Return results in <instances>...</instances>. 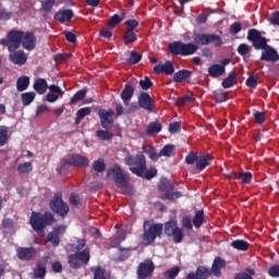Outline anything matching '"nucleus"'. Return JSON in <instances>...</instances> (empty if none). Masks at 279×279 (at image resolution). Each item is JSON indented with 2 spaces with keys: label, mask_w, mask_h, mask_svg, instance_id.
<instances>
[{
  "label": "nucleus",
  "mask_w": 279,
  "mask_h": 279,
  "mask_svg": "<svg viewBox=\"0 0 279 279\" xmlns=\"http://www.w3.org/2000/svg\"><path fill=\"white\" fill-rule=\"evenodd\" d=\"M194 43L195 44H184L182 41H174L168 45V49L172 56H193L197 52L199 47L197 45H202L206 47L213 43L215 47H221L223 45V40L219 35L215 34H194Z\"/></svg>",
  "instance_id": "1"
},
{
  "label": "nucleus",
  "mask_w": 279,
  "mask_h": 279,
  "mask_svg": "<svg viewBox=\"0 0 279 279\" xmlns=\"http://www.w3.org/2000/svg\"><path fill=\"white\" fill-rule=\"evenodd\" d=\"M246 38L248 43H252L256 51H260L262 49L260 60L263 62H278L279 60L278 50H276V48L267 44V38L263 36L260 31L256 28L248 29Z\"/></svg>",
  "instance_id": "2"
},
{
  "label": "nucleus",
  "mask_w": 279,
  "mask_h": 279,
  "mask_svg": "<svg viewBox=\"0 0 279 279\" xmlns=\"http://www.w3.org/2000/svg\"><path fill=\"white\" fill-rule=\"evenodd\" d=\"M10 40L14 43L13 49H21V46L26 51L36 49L37 39L34 32L10 31Z\"/></svg>",
  "instance_id": "3"
},
{
  "label": "nucleus",
  "mask_w": 279,
  "mask_h": 279,
  "mask_svg": "<svg viewBox=\"0 0 279 279\" xmlns=\"http://www.w3.org/2000/svg\"><path fill=\"white\" fill-rule=\"evenodd\" d=\"M226 267V260L221 257H216L211 270L204 267V266H198L196 268L195 272H190L185 279H207L210 278L211 275H215L216 278H220L221 276V270Z\"/></svg>",
  "instance_id": "4"
},
{
  "label": "nucleus",
  "mask_w": 279,
  "mask_h": 279,
  "mask_svg": "<svg viewBox=\"0 0 279 279\" xmlns=\"http://www.w3.org/2000/svg\"><path fill=\"white\" fill-rule=\"evenodd\" d=\"M53 223H56V217L49 211L45 214L33 211L29 218V225L38 236H45V228L53 226Z\"/></svg>",
  "instance_id": "5"
},
{
  "label": "nucleus",
  "mask_w": 279,
  "mask_h": 279,
  "mask_svg": "<svg viewBox=\"0 0 279 279\" xmlns=\"http://www.w3.org/2000/svg\"><path fill=\"white\" fill-rule=\"evenodd\" d=\"M124 162L134 175L143 177V173L147 171V158L142 151H138L136 156L128 155Z\"/></svg>",
  "instance_id": "6"
},
{
  "label": "nucleus",
  "mask_w": 279,
  "mask_h": 279,
  "mask_svg": "<svg viewBox=\"0 0 279 279\" xmlns=\"http://www.w3.org/2000/svg\"><path fill=\"white\" fill-rule=\"evenodd\" d=\"M143 230L144 232L142 239L146 241L147 245H153V243H156V239H162V223L145 220L143 225Z\"/></svg>",
  "instance_id": "7"
},
{
  "label": "nucleus",
  "mask_w": 279,
  "mask_h": 279,
  "mask_svg": "<svg viewBox=\"0 0 279 279\" xmlns=\"http://www.w3.org/2000/svg\"><path fill=\"white\" fill-rule=\"evenodd\" d=\"M49 206L50 209L59 215V217H62V219L69 215L70 208L69 205L62 201V192L54 194L49 203Z\"/></svg>",
  "instance_id": "8"
},
{
  "label": "nucleus",
  "mask_w": 279,
  "mask_h": 279,
  "mask_svg": "<svg viewBox=\"0 0 279 279\" xmlns=\"http://www.w3.org/2000/svg\"><path fill=\"white\" fill-rule=\"evenodd\" d=\"M113 181L116 182L118 189H121V191H128L130 187V175L126 174V172L123 171L121 166H114L111 169Z\"/></svg>",
  "instance_id": "9"
},
{
  "label": "nucleus",
  "mask_w": 279,
  "mask_h": 279,
  "mask_svg": "<svg viewBox=\"0 0 279 279\" xmlns=\"http://www.w3.org/2000/svg\"><path fill=\"white\" fill-rule=\"evenodd\" d=\"M159 191L163 193L161 195V199H180L182 197V192H173L175 191V185H173L169 180L162 179L159 184Z\"/></svg>",
  "instance_id": "10"
},
{
  "label": "nucleus",
  "mask_w": 279,
  "mask_h": 279,
  "mask_svg": "<svg viewBox=\"0 0 279 279\" xmlns=\"http://www.w3.org/2000/svg\"><path fill=\"white\" fill-rule=\"evenodd\" d=\"M163 232L167 236H172L174 243H182L184 231L178 227V221L170 220L165 223Z\"/></svg>",
  "instance_id": "11"
},
{
  "label": "nucleus",
  "mask_w": 279,
  "mask_h": 279,
  "mask_svg": "<svg viewBox=\"0 0 279 279\" xmlns=\"http://www.w3.org/2000/svg\"><path fill=\"white\" fill-rule=\"evenodd\" d=\"M156 269V265L151 259H145L144 262L140 263L137 266V278L138 279H147L154 276V271Z\"/></svg>",
  "instance_id": "12"
},
{
  "label": "nucleus",
  "mask_w": 279,
  "mask_h": 279,
  "mask_svg": "<svg viewBox=\"0 0 279 279\" xmlns=\"http://www.w3.org/2000/svg\"><path fill=\"white\" fill-rule=\"evenodd\" d=\"M98 117L100 119V125L104 130H112L114 128V110L100 109L98 110Z\"/></svg>",
  "instance_id": "13"
},
{
  "label": "nucleus",
  "mask_w": 279,
  "mask_h": 279,
  "mask_svg": "<svg viewBox=\"0 0 279 279\" xmlns=\"http://www.w3.org/2000/svg\"><path fill=\"white\" fill-rule=\"evenodd\" d=\"M65 232L66 226L61 225L54 227L52 231L48 233L47 242L51 243L53 247H58V245H60V234H64Z\"/></svg>",
  "instance_id": "14"
},
{
  "label": "nucleus",
  "mask_w": 279,
  "mask_h": 279,
  "mask_svg": "<svg viewBox=\"0 0 279 279\" xmlns=\"http://www.w3.org/2000/svg\"><path fill=\"white\" fill-rule=\"evenodd\" d=\"M64 165H71L72 167H88L89 160L88 158L82 155H69L63 159V167Z\"/></svg>",
  "instance_id": "15"
},
{
  "label": "nucleus",
  "mask_w": 279,
  "mask_h": 279,
  "mask_svg": "<svg viewBox=\"0 0 279 279\" xmlns=\"http://www.w3.org/2000/svg\"><path fill=\"white\" fill-rule=\"evenodd\" d=\"M9 60L13 64H16L17 66H23L27 64V54L23 50H13L9 51Z\"/></svg>",
  "instance_id": "16"
},
{
  "label": "nucleus",
  "mask_w": 279,
  "mask_h": 279,
  "mask_svg": "<svg viewBox=\"0 0 279 279\" xmlns=\"http://www.w3.org/2000/svg\"><path fill=\"white\" fill-rule=\"evenodd\" d=\"M137 104L140 106V108H143V110H148V112H151V110H154V99L151 98V96H149V94L147 92H142L140 94Z\"/></svg>",
  "instance_id": "17"
},
{
  "label": "nucleus",
  "mask_w": 279,
  "mask_h": 279,
  "mask_svg": "<svg viewBox=\"0 0 279 279\" xmlns=\"http://www.w3.org/2000/svg\"><path fill=\"white\" fill-rule=\"evenodd\" d=\"M48 88L50 92L46 95V101L49 104H56V101H58V99L64 95V90H62V88L56 84L50 85Z\"/></svg>",
  "instance_id": "18"
},
{
  "label": "nucleus",
  "mask_w": 279,
  "mask_h": 279,
  "mask_svg": "<svg viewBox=\"0 0 279 279\" xmlns=\"http://www.w3.org/2000/svg\"><path fill=\"white\" fill-rule=\"evenodd\" d=\"M37 251L34 247H19L16 255L20 260H34L36 258Z\"/></svg>",
  "instance_id": "19"
},
{
  "label": "nucleus",
  "mask_w": 279,
  "mask_h": 279,
  "mask_svg": "<svg viewBox=\"0 0 279 279\" xmlns=\"http://www.w3.org/2000/svg\"><path fill=\"white\" fill-rule=\"evenodd\" d=\"M154 73H156V75H160L161 73H165V75H173L175 68L173 66V62L168 60L163 64L155 65Z\"/></svg>",
  "instance_id": "20"
},
{
  "label": "nucleus",
  "mask_w": 279,
  "mask_h": 279,
  "mask_svg": "<svg viewBox=\"0 0 279 279\" xmlns=\"http://www.w3.org/2000/svg\"><path fill=\"white\" fill-rule=\"evenodd\" d=\"M75 16V13H73V10L71 9H60L54 14V21H58L59 23H69L71 19Z\"/></svg>",
  "instance_id": "21"
},
{
  "label": "nucleus",
  "mask_w": 279,
  "mask_h": 279,
  "mask_svg": "<svg viewBox=\"0 0 279 279\" xmlns=\"http://www.w3.org/2000/svg\"><path fill=\"white\" fill-rule=\"evenodd\" d=\"M213 160H215V157L210 154L199 155L196 161V169H198V171H204L206 167H210L213 165Z\"/></svg>",
  "instance_id": "22"
},
{
  "label": "nucleus",
  "mask_w": 279,
  "mask_h": 279,
  "mask_svg": "<svg viewBox=\"0 0 279 279\" xmlns=\"http://www.w3.org/2000/svg\"><path fill=\"white\" fill-rule=\"evenodd\" d=\"M134 86L128 83L125 84L123 90L120 94V97L124 104V106H130V101H132V97H134Z\"/></svg>",
  "instance_id": "23"
},
{
  "label": "nucleus",
  "mask_w": 279,
  "mask_h": 279,
  "mask_svg": "<svg viewBox=\"0 0 279 279\" xmlns=\"http://www.w3.org/2000/svg\"><path fill=\"white\" fill-rule=\"evenodd\" d=\"M207 73L209 77H221L226 73V68L219 63H214L208 68Z\"/></svg>",
  "instance_id": "24"
},
{
  "label": "nucleus",
  "mask_w": 279,
  "mask_h": 279,
  "mask_svg": "<svg viewBox=\"0 0 279 279\" xmlns=\"http://www.w3.org/2000/svg\"><path fill=\"white\" fill-rule=\"evenodd\" d=\"M193 72L191 70H180L173 74V82L177 84H182L186 80H191Z\"/></svg>",
  "instance_id": "25"
},
{
  "label": "nucleus",
  "mask_w": 279,
  "mask_h": 279,
  "mask_svg": "<svg viewBox=\"0 0 279 279\" xmlns=\"http://www.w3.org/2000/svg\"><path fill=\"white\" fill-rule=\"evenodd\" d=\"M33 88L38 95H45L47 93V88H49V85L47 84V80L37 78L34 82Z\"/></svg>",
  "instance_id": "26"
},
{
  "label": "nucleus",
  "mask_w": 279,
  "mask_h": 279,
  "mask_svg": "<svg viewBox=\"0 0 279 279\" xmlns=\"http://www.w3.org/2000/svg\"><path fill=\"white\" fill-rule=\"evenodd\" d=\"M239 82V75L235 72H231L226 78L222 80L221 86L222 88H232V86H236Z\"/></svg>",
  "instance_id": "27"
},
{
  "label": "nucleus",
  "mask_w": 279,
  "mask_h": 279,
  "mask_svg": "<svg viewBox=\"0 0 279 279\" xmlns=\"http://www.w3.org/2000/svg\"><path fill=\"white\" fill-rule=\"evenodd\" d=\"M126 13L125 10H122L120 14H113L107 22L109 27L114 28L116 25H119L121 22L125 20Z\"/></svg>",
  "instance_id": "28"
},
{
  "label": "nucleus",
  "mask_w": 279,
  "mask_h": 279,
  "mask_svg": "<svg viewBox=\"0 0 279 279\" xmlns=\"http://www.w3.org/2000/svg\"><path fill=\"white\" fill-rule=\"evenodd\" d=\"M53 5H56V0H41L40 12L43 16H47L53 10Z\"/></svg>",
  "instance_id": "29"
},
{
  "label": "nucleus",
  "mask_w": 279,
  "mask_h": 279,
  "mask_svg": "<svg viewBox=\"0 0 279 279\" xmlns=\"http://www.w3.org/2000/svg\"><path fill=\"white\" fill-rule=\"evenodd\" d=\"M162 132V124L159 121L151 122L147 126V135L156 136V134H160Z\"/></svg>",
  "instance_id": "30"
},
{
  "label": "nucleus",
  "mask_w": 279,
  "mask_h": 279,
  "mask_svg": "<svg viewBox=\"0 0 279 279\" xmlns=\"http://www.w3.org/2000/svg\"><path fill=\"white\" fill-rule=\"evenodd\" d=\"M231 247L238 250V252H247L250 250V243L245 240H234L231 242Z\"/></svg>",
  "instance_id": "31"
},
{
  "label": "nucleus",
  "mask_w": 279,
  "mask_h": 279,
  "mask_svg": "<svg viewBox=\"0 0 279 279\" xmlns=\"http://www.w3.org/2000/svg\"><path fill=\"white\" fill-rule=\"evenodd\" d=\"M144 154H147L148 157L150 158V160H153V162H158V160L162 157V155H160V151L157 153L156 148L151 147V146H145L143 148Z\"/></svg>",
  "instance_id": "32"
},
{
  "label": "nucleus",
  "mask_w": 279,
  "mask_h": 279,
  "mask_svg": "<svg viewBox=\"0 0 279 279\" xmlns=\"http://www.w3.org/2000/svg\"><path fill=\"white\" fill-rule=\"evenodd\" d=\"M204 217H205L204 209H199L195 213L192 219V223L194 228L199 229L201 226H204V221H205Z\"/></svg>",
  "instance_id": "33"
},
{
  "label": "nucleus",
  "mask_w": 279,
  "mask_h": 279,
  "mask_svg": "<svg viewBox=\"0 0 279 279\" xmlns=\"http://www.w3.org/2000/svg\"><path fill=\"white\" fill-rule=\"evenodd\" d=\"M92 112H93V110L90 109V107H85V108L78 109L76 112L75 124L80 125L82 123V120L85 117H88Z\"/></svg>",
  "instance_id": "34"
},
{
  "label": "nucleus",
  "mask_w": 279,
  "mask_h": 279,
  "mask_svg": "<svg viewBox=\"0 0 279 279\" xmlns=\"http://www.w3.org/2000/svg\"><path fill=\"white\" fill-rule=\"evenodd\" d=\"M16 88L19 93H23V90H27L29 88V76H21L16 81Z\"/></svg>",
  "instance_id": "35"
},
{
  "label": "nucleus",
  "mask_w": 279,
  "mask_h": 279,
  "mask_svg": "<svg viewBox=\"0 0 279 279\" xmlns=\"http://www.w3.org/2000/svg\"><path fill=\"white\" fill-rule=\"evenodd\" d=\"M138 40V36L134 31H128L125 29L124 36H123V43L124 45H133V43H136Z\"/></svg>",
  "instance_id": "36"
},
{
  "label": "nucleus",
  "mask_w": 279,
  "mask_h": 279,
  "mask_svg": "<svg viewBox=\"0 0 279 279\" xmlns=\"http://www.w3.org/2000/svg\"><path fill=\"white\" fill-rule=\"evenodd\" d=\"M75 254H76L78 260H81V263H83V265H88V263L90 260V248L86 247L82 252H77Z\"/></svg>",
  "instance_id": "37"
},
{
  "label": "nucleus",
  "mask_w": 279,
  "mask_h": 279,
  "mask_svg": "<svg viewBox=\"0 0 279 279\" xmlns=\"http://www.w3.org/2000/svg\"><path fill=\"white\" fill-rule=\"evenodd\" d=\"M34 274L35 278H45V276H47V265H45L44 263H37Z\"/></svg>",
  "instance_id": "38"
},
{
  "label": "nucleus",
  "mask_w": 279,
  "mask_h": 279,
  "mask_svg": "<svg viewBox=\"0 0 279 279\" xmlns=\"http://www.w3.org/2000/svg\"><path fill=\"white\" fill-rule=\"evenodd\" d=\"M92 271L94 274V279H109L105 268L101 266L93 267Z\"/></svg>",
  "instance_id": "39"
},
{
  "label": "nucleus",
  "mask_w": 279,
  "mask_h": 279,
  "mask_svg": "<svg viewBox=\"0 0 279 279\" xmlns=\"http://www.w3.org/2000/svg\"><path fill=\"white\" fill-rule=\"evenodd\" d=\"M175 154V146L173 144H167L160 150V156H165L166 158H171Z\"/></svg>",
  "instance_id": "40"
},
{
  "label": "nucleus",
  "mask_w": 279,
  "mask_h": 279,
  "mask_svg": "<svg viewBox=\"0 0 279 279\" xmlns=\"http://www.w3.org/2000/svg\"><path fill=\"white\" fill-rule=\"evenodd\" d=\"M252 276H256V271L252 268H246V271L235 274L234 279H254Z\"/></svg>",
  "instance_id": "41"
},
{
  "label": "nucleus",
  "mask_w": 279,
  "mask_h": 279,
  "mask_svg": "<svg viewBox=\"0 0 279 279\" xmlns=\"http://www.w3.org/2000/svg\"><path fill=\"white\" fill-rule=\"evenodd\" d=\"M252 178H254L252 172H238V180L241 184H252Z\"/></svg>",
  "instance_id": "42"
},
{
  "label": "nucleus",
  "mask_w": 279,
  "mask_h": 279,
  "mask_svg": "<svg viewBox=\"0 0 279 279\" xmlns=\"http://www.w3.org/2000/svg\"><path fill=\"white\" fill-rule=\"evenodd\" d=\"M32 171H34V166L29 161H26L24 163H20L17 166V172L20 174L32 173Z\"/></svg>",
  "instance_id": "43"
},
{
  "label": "nucleus",
  "mask_w": 279,
  "mask_h": 279,
  "mask_svg": "<svg viewBox=\"0 0 279 279\" xmlns=\"http://www.w3.org/2000/svg\"><path fill=\"white\" fill-rule=\"evenodd\" d=\"M34 99H36V93L34 92L24 93L21 95L23 106H29Z\"/></svg>",
  "instance_id": "44"
},
{
  "label": "nucleus",
  "mask_w": 279,
  "mask_h": 279,
  "mask_svg": "<svg viewBox=\"0 0 279 279\" xmlns=\"http://www.w3.org/2000/svg\"><path fill=\"white\" fill-rule=\"evenodd\" d=\"M96 137L98 141H110L112 138V133L108 130H98L96 131Z\"/></svg>",
  "instance_id": "45"
},
{
  "label": "nucleus",
  "mask_w": 279,
  "mask_h": 279,
  "mask_svg": "<svg viewBox=\"0 0 279 279\" xmlns=\"http://www.w3.org/2000/svg\"><path fill=\"white\" fill-rule=\"evenodd\" d=\"M253 117H254L257 125H263V123H265V121H267V117L265 116V112H262L258 110H253Z\"/></svg>",
  "instance_id": "46"
},
{
  "label": "nucleus",
  "mask_w": 279,
  "mask_h": 279,
  "mask_svg": "<svg viewBox=\"0 0 279 279\" xmlns=\"http://www.w3.org/2000/svg\"><path fill=\"white\" fill-rule=\"evenodd\" d=\"M84 97H86V89H81L78 92H76L73 97L70 100V105L73 106L75 105L77 101H82V99H84Z\"/></svg>",
  "instance_id": "47"
},
{
  "label": "nucleus",
  "mask_w": 279,
  "mask_h": 279,
  "mask_svg": "<svg viewBox=\"0 0 279 279\" xmlns=\"http://www.w3.org/2000/svg\"><path fill=\"white\" fill-rule=\"evenodd\" d=\"M178 274H180V267L174 266V267L166 270L163 276L166 279H175V278H178Z\"/></svg>",
  "instance_id": "48"
},
{
  "label": "nucleus",
  "mask_w": 279,
  "mask_h": 279,
  "mask_svg": "<svg viewBox=\"0 0 279 279\" xmlns=\"http://www.w3.org/2000/svg\"><path fill=\"white\" fill-rule=\"evenodd\" d=\"M93 169L96 171V173H104V171H106V162H104V159L95 160L93 163Z\"/></svg>",
  "instance_id": "49"
},
{
  "label": "nucleus",
  "mask_w": 279,
  "mask_h": 279,
  "mask_svg": "<svg viewBox=\"0 0 279 279\" xmlns=\"http://www.w3.org/2000/svg\"><path fill=\"white\" fill-rule=\"evenodd\" d=\"M68 260L72 269H80V258L77 257L76 253L69 255Z\"/></svg>",
  "instance_id": "50"
},
{
  "label": "nucleus",
  "mask_w": 279,
  "mask_h": 279,
  "mask_svg": "<svg viewBox=\"0 0 279 279\" xmlns=\"http://www.w3.org/2000/svg\"><path fill=\"white\" fill-rule=\"evenodd\" d=\"M8 143V126L0 125V147Z\"/></svg>",
  "instance_id": "51"
},
{
  "label": "nucleus",
  "mask_w": 279,
  "mask_h": 279,
  "mask_svg": "<svg viewBox=\"0 0 279 279\" xmlns=\"http://www.w3.org/2000/svg\"><path fill=\"white\" fill-rule=\"evenodd\" d=\"M143 60V56L136 51H131L130 58L128 59V64H138Z\"/></svg>",
  "instance_id": "52"
},
{
  "label": "nucleus",
  "mask_w": 279,
  "mask_h": 279,
  "mask_svg": "<svg viewBox=\"0 0 279 279\" xmlns=\"http://www.w3.org/2000/svg\"><path fill=\"white\" fill-rule=\"evenodd\" d=\"M14 228V220L10 218H5L2 220V230L4 234H8L10 230Z\"/></svg>",
  "instance_id": "53"
},
{
  "label": "nucleus",
  "mask_w": 279,
  "mask_h": 279,
  "mask_svg": "<svg viewBox=\"0 0 279 279\" xmlns=\"http://www.w3.org/2000/svg\"><path fill=\"white\" fill-rule=\"evenodd\" d=\"M252 51V47H250L247 44H240L238 46V53L239 56H242L243 58H245V56H247V53H251Z\"/></svg>",
  "instance_id": "54"
},
{
  "label": "nucleus",
  "mask_w": 279,
  "mask_h": 279,
  "mask_svg": "<svg viewBox=\"0 0 279 279\" xmlns=\"http://www.w3.org/2000/svg\"><path fill=\"white\" fill-rule=\"evenodd\" d=\"M156 175H158V170L156 168H150L146 171L143 172V175L140 178H144V180H153V178H156Z\"/></svg>",
  "instance_id": "55"
},
{
  "label": "nucleus",
  "mask_w": 279,
  "mask_h": 279,
  "mask_svg": "<svg viewBox=\"0 0 279 279\" xmlns=\"http://www.w3.org/2000/svg\"><path fill=\"white\" fill-rule=\"evenodd\" d=\"M0 45H2V47H8V51H16V49L13 48L14 43L12 41V39H10V32L7 35V39L0 40Z\"/></svg>",
  "instance_id": "56"
},
{
  "label": "nucleus",
  "mask_w": 279,
  "mask_h": 279,
  "mask_svg": "<svg viewBox=\"0 0 279 279\" xmlns=\"http://www.w3.org/2000/svg\"><path fill=\"white\" fill-rule=\"evenodd\" d=\"M214 99L216 104H223L225 101H228V93L220 90L215 94Z\"/></svg>",
  "instance_id": "57"
},
{
  "label": "nucleus",
  "mask_w": 279,
  "mask_h": 279,
  "mask_svg": "<svg viewBox=\"0 0 279 279\" xmlns=\"http://www.w3.org/2000/svg\"><path fill=\"white\" fill-rule=\"evenodd\" d=\"M198 157L197 153L190 151L185 157V165H197Z\"/></svg>",
  "instance_id": "58"
},
{
  "label": "nucleus",
  "mask_w": 279,
  "mask_h": 279,
  "mask_svg": "<svg viewBox=\"0 0 279 279\" xmlns=\"http://www.w3.org/2000/svg\"><path fill=\"white\" fill-rule=\"evenodd\" d=\"M182 228H185V230H193V219L191 216H183L181 220Z\"/></svg>",
  "instance_id": "59"
},
{
  "label": "nucleus",
  "mask_w": 279,
  "mask_h": 279,
  "mask_svg": "<svg viewBox=\"0 0 279 279\" xmlns=\"http://www.w3.org/2000/svg\"><path fill=\"white\" fill-rule=\"evenodd\" d=\"M140 86L142 90H149V88L154 86V82H151L148 76H145L144 80L140 81Z\"/></svg>",
  "instance_id": "60"
},
{
  "label": "nucleus",
  "mask_w": 279,
  "mask_h": 279,
  "mask_svg": "<svg viewBox=\"0 0 279 279\" xmlns=\"http://www.w3.org/2000/svg\"><path fill=\"white\" fill-rule=\"evenodd\" d=\"M243 29V26L241 25V22H234L230 26V34L232 36H236Z\"/></svg>",
  "instance_id": "61"
},
{
  "label": "nucleus",
  "mask_w": 279,
  "mask_h": 279,
  "mask_svg": "<svg viewBox=\"0 0 279 279\" xmlns=\"http://www.w3.org/2000/svg\"><path fill=\"white\" fill-rule=\"evenodd\" d=\"M124 25H126V31L134 32L136 27H138V21L137 20H128Z\"/></svg>",
  "instance_id": "62"
},
{
  "label": "nucleus",
  "mask_w": 279,
  "mask_h": 279,
  "mask_svg": "<svg viewBox=\"0 0 279 279\" xmlns=\"http://www.w3.org/2000/svg\"><path fill=\"white\" fill-rule=\"evenodd\" d=\"M268 275L271 278H279V265H274L268 269Z\"/></svg>",
  "instance_id": "63"
},
{
  "label": "nucleus",
  "mask_w": 279,
  "mask_h": 279,
  "mask_svg": "<svg viewBox=\"0 0 279 279\" xmlns=\"http://www.w3.org/2000/svg\"><path fill=\"white\" fill-rule=\"evenodd\" d=\"M269 23L271 25H278L279 26V11L274 12L269 17Z\"/></svg>",
  "instance_id": "64"
}]
</instances>
